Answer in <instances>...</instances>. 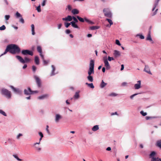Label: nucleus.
Instances as JSON below:
<instances>
[{
  "label": "nucleus",
  "mask_w": 161,
  "mask_h": 161,
  "mask_svg": "<svg viewBox=\"0 0 161 161\" xmlns=\"http://www.w3.org/2000/svg\"><path fill=\"white\" fill-rule=\"evenodd\" d=\"M20 51V48L17 45L13 44L9 45L7 46L4 53L0 56L6 54L8 52L12 54H15L19 53Z\"/></svg>",
  "instance_id": "nucleus-1"
},
{
  "label": "nucleus",
  "mask_w": 161,
  "mask_h": 161,
  "mask_svg": "<svg viewBox=\"0 0 161 161\" xmlns=\"http://www.w3.org/2000/svg\"><path fill=\"white\" fill-rule=\"evenodd\" d=\"M94 61L93 60L91 59L90 61L89 68L88 71V76L87 77V79L90 82H92L93 81V77L91 75L93 74L94 71Z\"/></svg>",
  "instance_id": "nucleus-2"
},
{
  "label": "nucleus",
  "mask_w": 161,
  "mask_h": 161,
  "mask_svg": "<svg viewBox=\"0 0 161 161\" xmlns=\"http://www.w3.org/2000/svg\"><path fill=\"white\" fill-rule=\"evenodd\" d=\"M1 93L2 95L5 96L8 98L11 97V92L7 89L5 88H2L1 90Z\"/></svg>",
  "instance_id": "nucleus-3"
},
{
  "label": "nucleus",
  "mask_w": 161,
  "mask_h": 161,
  "mask_svg": "<svg viewBox=\"0 0 161 161\" xmlns=\"http://www.w3.org/2000/svg\"><path fill=\"white\" fill-rule=\"evenodd\" d=\"M156 153L155 151L152 152L149 154V158L151 159V161H159L160 158L156 157Z\"/></svg>",
  "instance_id": "nucleus-4"
},
{
  "label": "nucleus",
  "mask_w": 161,
  "mask_h": 161,
  "mask_svg": "<svg viewBox=\"0 0 161 161\" xmlns=\"http://www.w3.org/2000/svg\"><path fill=\"white\" fill-rule=\"evenodd\" d=\"M103 11L105 16L106 17L109 18H111L112 17V14L109 8H104Z\"/></svg>",
  "instance_id": "nucleus-5"
},
{
  "label": "nucleus",
  "mask_w": 161,
  "mask_h": 161,
  "mask_svg": "<svg viewBox=\"0 0 161 161\" xmlns=\"http://www.w3.org/2000/svg\"><path fill=\"white\" fill-rule=\"evenodd\" d=\"M16 57L20 62L23 64L25 62H28L30 60V59L27 57H25L24 58V60L21 57L19 56H16Z\"/></svg>",
  "instance_id": "nucleus-6"
},
{
  "label": "nucleus",
  "mask_w": 161,
  "mask_h": 161,
  "mask_svg": "<svg viewBox=\"0 0 161 161\" xmlns=\"http://www.w3.org/2000/svg\"><path fill=\"white\" fill-rule=\"evenodd\" d=\"M22 54L25 55H29L32 56L33 55V52L29 50H24L22 51Z\"/></svg>",
  "instance_id": "nucleus-7"
},
{
  "label": "nucleus",
  "mask_w": 161,
  "mask_h": 161,
  "mask_svg": "<svg viewBox=\"0 0 161 161\" xmlns=\"http://www.w3.org/2000/svg\"><path fill=\"white\" fill-rule=\"evenodd\" d=\"M34 78L36 80V84L38 87H40L41 85V80L40 78L37 76L35 75Z\"/></svg>",
  "instance_id": "nucleus-8"
},
{
  "label": "nucleus",
  "mask_w": 161,
  "mask_h": 161,
  "mask_svg": "<svg viewBox=\"0 0 161 161\" xmlns=\"http://www.w3.org/2000/svg\"><path fill=\"white\" fill-rule=\"evenodd\" d=\"M141 87V81L138 80L137 81V83L134 85V88L135 89L138 90Z\"/></svg>",
  "instance_id": "nucleus-9"
},
{
  "label": "nucleus",
  "mask_w": 161,
  "mask_h": 161,
  "mask_svg": "<svg viewBox=\"0 0 161 161\" xmlns=\"http://www.w3.org/2000/svg\"><path fill=\"white\" fill-rule=\"evenodd\" d=\"M144 71L150 75H152L149 67V66L147 65H145V68L144 69Z\"/></svg>",
  "instance_id": "nucleus-10"
},
{
  "label": "nucleus",
  "mask_w": 161,
  "mask_h": 161,
  "mask_svg": "<svg viewBox=\"0 0 161 161\" xmlns=\"http://www.w3.org/2000/svg\"><path fill=\"white\" fill-rule=\"evenodd\" d=\"M24 92L25 94L26 95L32 94V90L30 87L28 88L27 89H25Z\"/></svg>",
  "instance_id": "nucleus-11"
},
{
  "label": "nucleus",
  "mask_w": 161,
  "mask_h": 161,
  "mask_svg": "<svg viewBox=\"0 0 161 161\" xmlns=\"http://www.w3.org/2000/svg\"><path fill=\"white\" fill-rule=\"evenodd\" d=\"M146 40L147 41H149L152 42V43H153V41L151 35V32L150 31H149V32L147 34V36L146 38Z\"/></svg>",
  "instance_id": "nucleus-12"
},
{
  "label": "nucleus",
  "mask_w": 161,
  "mask_h": 161,
  "mask_svg": "<svg viewBox=\"0 0 161 161\" xmlns=\"http://www.w3.org/2000/svg\"><path fill=\"white\" fill-rule=\"evenodd\" d=\"M72 19L73 17L68 15L66 17L62 18V20L67 21H70L72 20Z\"/></svg>",
  "instance_id": "nucleus-13"
},
{
  "label": "nucleus",
  "mask_w": 161,
  "mask_h": 161,
  "mask_svg": "<svg viewBox=\"0 0 161 161\" xmlns=\"http://www.w3.org/2000/svg\"><path fill=\"white\" fill-rule=\"evenodd\" d=\"M104 64L105 66L107 69L108 70L110 69V66L108 63V60L103 61Z\"/></svg>",
  "instance_id": "nucleus-14"
},
{
  "label": "nucleus",
  "mask_w": 161,
  "mask_h": 161,
  "mask_svg": "<svg viewBox=\"0 0 161 161\" xmlns=\"http://www.w3.org/2000/svg\"><path fill=\"white\" fill-rule=\"evenodd\" d=\"M106 20L108 21V22L109 23L110 25H106V26L107 27H110L113 24V22L112 20L109 19H106Z\"/></svg>",
  "instance_id": "nucleus-15"
},
{
  "label": "nucleus",
  "mask_w": 161,
  "mask_h": 161,
  "mask_svg": "<svg viewBox=\"0 0 161 161\" xmlns=\"http://www.w3.org/2000/svg\"><path fill=\"white\" fill-rule=\"evenodd\" d=\"M49 96L48 94H45L41 96H39L38 98L39 99H42L48 98Z\"/></svg>",
  "instance_id": "nucleus-16"
},
{
  "label": "nucleus",
  "mask_w": 161,
  "mask_h": 161,
  "mask_svg": "<svg viewBox=\"0 0 161 161\" xmlns=\"http://www.w3.org/2000/svg\"><path fill=\"white\" fill-rule=\"evenodd\" d=\"M114 55L116 57H117L120 55V53L119 51L115 50L114 51Z\"/></svg>",
  "instance_id": "nucleus-17"
},
{
  "label": "nucleus",
  "mask_w": 161,
  "mask_h": 161,
  "mask_svg": "<svg viewBox=\"0 0 161 161\" xmlns=\"http://www.w3.org/2000/svg\"><path fill=\"white\" fill-rule=\"evenodd\" d=\"M62 118V117L58 114H57L56 115V117L55 119V121L56 122H58L60 119Z\"/></svg>",
  "instance_id": "nucleus-18"
},
{
  "label": "nucleus",
  "mask_w": 161,
  "mask_h": 161,
  "mask_svg": "<svg viewBox=\"0 0 161 161\" xmlns=\"http://www.w3.org/2000/svg\"><path fill=\"white\" fill-rule=\"evenodd\" d=\"M71 23L73 27L78 29L80 28L78 26L75 24V22L74 21H72L71 22Z\"/></svg>",
  "instance_id": "nucleus-19"
},
{
  "label": "nucleus",
  "mask_w": 161,
  "mask_h": 161,
  "mask_svg": "<svg viewBox=\"0 0 161 161\" xmlns=\"http://www.w3.org/2000/svg\"><path fill=\"white\" fill-rule=\"evenodd\" d=\"M71 12L73 14H76L79 13V11L77 9H73L72 10Z\"/></svg>",
  "instance_id": "nucleus-20"
},
{
  "label": "nucleus",
  "mask_w": 161,
  "mask_h": 161,
  "mask_svg": "<svg viewBox=\"0 0 161 161\" xmlns=\"http://www.w3.org/2000/svg\"><path fill=\"white\" fill-rule=\"evenodd\" d=\"M156 146L161 149V140H158L157 142Z\"/></svg>",
  "instance_id": "nucleus-21"
},
{
  "label": "nucleus",
  "mask_w": 161,
  "mask_h": 161,
  "mask_svg": "<svg viewBox=\"0 0 161 161\" xmlns=\"http://www.w3.org/2000/svg\"><path fill=\"white\" fill-rule=\"evenodd\" d=\"M35 61L36 64L38 65L39 64V60L38 57L36 56L35 57Z\"/></svg>",
  "instance_id": "nucleus-22"
},
{
  "label": "nucleus",
  "mask_w": 161,
  "mask_h": 161,
  "mask_svg": "<svg viewBox=\"0 0 161 161\" xmlns=\"http://www.w3.org/2000/svg\"><path fill=\"white\" fill-rule=\"evenodd\" d=\"M99 129L98 126L96 125L94 126L92 128V130L94 131H95Z\"/></svg>",
  "instance_id": "nucleus-23"
},
{
  "label": "nucleus",
  "mask_w": 161,
  "mask_h": 161,
  "mask_svg": "<svg viewBox=\"0 0 161 161\" xmlns=\"http://www.w3.org/2000/svg\"><path fill=\"white\" fill-rule=\"evenodd\" d=\"M86 84L89 87L93 89L94 87V86H93V85L92 83H86Z\"/></svg>",
  "instance_id": "nucleus-24"
},
{
  "label": "nucleus",
  "mask_w": 161,
  "mask_h": 161,
  "mask_svg": "<svg viewBox=\"0 0 161 161\" xmlns=\"http://www.w3.org/2000/svg\"><path fill=\"white\" fill-rule=\"evenodd\" d=\"M159 2V1H158L157 0H156L155 1V3L154 4V5L153 7V9H152V11H153L154 10V9H155L156 7L158 5Z\"/></svg>",
  "instance_id": "nucleus-25"
},
{
  "label": "nucleus",
  "mask_w": 161,
  "mask_h": 161,
  "mask_svg": "<svg viewBox=\"0 0 161 161\" xmlns=\"http://www.w3.org/2000/svg\"><path fill=\"white\" fill-rule=\"evenodd\" d=\"M10 87L13 90V91L16 93H19V90L18 89L15 88L13 86H11Z\"/></svg>",
  "instance_id": "nucleus-26"
},
{
  "label": "nucleus",
  "mask_w": 161,
  "mask_h": 161,
  "mask_svg": "<svg viewBox=\"0 0 161 161\" xmlns=\"http://www.w3.org/2000/svg\"><path fill=\"white\" fill-rule=\"evenodd\" d=\"M51 67H52V73H51V75H50L51 76H52L53 75H55V73H54V71L55 70V68L54 66L53 65H52L51 66Z\"/></svg>",
  "instance_id": "nucleus-27"
},
{
  "label": "nucleus",
  "mask_w": 161,
  "mask_h": 161,
  "mask_svg": "<svg viewBox=\"0 0 161 161\" xmlns=\"http://www.w3.org/2000/svg\"><path fill=\"white\" fill-rule=\"evenodd\" d=\"M99 28V26H93L90 27V29L91 30H95L98 29Z\"/></svg>",
  "instance_id": "nucleus-28"
},
{
  "label": "nucleus",
  "mask_w": 161,
  "mask_h": 161,
  "mask_svg": "<svg viewBox=\"0 0 161 161\" xmlns=\"http://www.w3.org/2000/svg\"><path fill=\"white\" fill-rule=\"evenodd\" d=\"M158 117L157 116H146V120H149L151 119H153L158 118Z\"/></svg>",
  "instance_id": "nucleus-29"
},
{
  "label": "nucleus",
  "mask_w": 161,
  "mask_h": 161,
  "mask_svg": "<svg viewBox=\"0 0 161 161\" xmlns=\"http://www.w3.org/2000/svg\"><path fill=\"white\" fill-rule=\"evenodd\" d=\"M31 26V28L32 34L33 35H34L35 34L34 31V25L33 24H32Z\"/></svg>",
  "instance_id": "nucleus-30"
},
{
  "label": "nucleus",
  "mask_w": 161,
  "mask_h": 161,
  "mask_svg": "<svg viewBox=\"0 0 161 161\" xmlns=\"http://www.w3.org/2000/svg\"><path fill=\"white\" fill-rule=\"evenodd\" d=\"M77 19L80 21V22H84L85 19H83V18L80 17L78 16H77L76 17Z\"/></svg>",
  "instance_id": "nucleus-31"
},
{
  "label": "nucleus",
  "mask_w": 161,
  "mask_h": 161,
  "mask_svg": "<svg viewBox=\"0 0 161 161\" xmlns=\"http://www.w3.org/2000/svg\"><path fill=\"white\" fill-rule=\"evenodd\" d=\"M79 92H75V95L74 96V98L75 99H78L79 97Z\"/></svg>",
  "instance_id": "nucleus-32"
},
{
  "label": "nucleus",
  "mask_w": 161,
  "mask_h": 161,
  "mask_svg": "<svg viewBox=\"0 0 161 161\" xmlns=\"http://www.w3.org/2000/svg\"><path fill=\"white\" fill-rule=\"evenodd\" d=\"M37 49L38 52L40 53H42V49L40 46H38L37 47Z\"/></svg>",
  "instance_id": "nucleus-33"
},
{
  "label": "nucleus",
  "mask_w": 161,
  "mask_h": 161,
  "mask_svg": "<svg viewBox=\"0 0 161 161\" xmlns=\"http://www.w3.org/2000/svg\"><path fill=\"white\" fill-rule=\"evenodd\" d=\"M85 20L87 22V23H89V24H94V23L92 22V21H91L90 20H89L87 19L86 18H85Z\"/></svg>",
  "instance_id": "nucleus-34"
},
{
  "label": "nucleus",
  "mask_w": 161,
  "mask_h": 161,
  "mask_svg": "<svg viewBox=\"0 0 161 161\" xmlns=\"http://www.w3.org/2000/svg\"><path fill=\"white\" fill-rule=\"evenodd\" d=\"M136 36H139L140 38L142 39H144V36L141 34H138L136 35Z\"/></svg>",
  "instance_id": "nucleus-35"
},
{
  "label": "nucleus",
  "mask_w": 161,
  "mask_h": 161,
  "mask_svg": "<svg viewBox=\"0 0 161 161\" xmlns=\"http://www.w3.org/2000/svg\"><path fill=\"white\" fill-rule=\"evenodd\" d=\"M64 25L66 28H68L69 27V26L71 24V22L69 23H68V22H64Z\"/></svg>",
  "instance_id": "nucleus-36"
},
{
  "label": "nucleus",
  "mask_w": 161,
  "mask_h": 161,
  "mask_svg": "<svg viewBox=\"0 0 161 161\" xmlns=\"http://www.w3.org/2000/svg\"><path fill=\"white\" fill-rule=\"evenodd\" d=\"M107 85V83L104 82L102 80L101 81V88H103Z\"/></svg>",
  "instance_id": "nucleus-37"
},
{
  "label": "nucleus",
  "mask_w": 161,
  "mask_h": 161,
  "mask_svg": "<svg viewBox=\"0 0 161 161\" xmlns=\"http://www.w3.org/2000/svg\"><path fill=\"white\" fill-rule=\"evenodd\" d=\"M36 9L37 10V12H40L41 11V6L39 5L36 8Z\"/></svg>",
  "instance_id": "nucleus-38"
},
{
  "label": "nucleus",
  "mask_w": 161,
  "mask_h": 161,
  "mask_svg": "<svg viewBox=\"0 0 161 161\" xmlns=\"http://www.w3.org/2000/svg\"><path fill=\"white\" fill-rule=\"evenodd\" d=\"M140 113L143 116H145L147 115V113L146 112H144L143 111H140Z\"/></svg>",
  "instance_id": "nucleus-39"
},
{
  "label": "nucleus",
  "mask_w": 161,
  "mask_h": 161,
  "mask_svg": "<svg viewBox=\"0 0 161 161\" xmlns=\"http://www.w3.org/2000/svg\"><path fill=\"white\" fill-rule=\"evenodd\" d=\"M0 113L4 116H7V115L2 110H0Z\"/></svg>",
  "instance_id": "nucleus-40"
},
{
  "label": "nucleus",
  "mask_w": 161,
  "mask_h": 161,
  "mask_svg": "<svg viewBox=\"0 0 161 161\" xmlns=\"http://www.w3.org/2000/svg\"><path fill=\"white\" fill-rule=\"evenodd\" d=\"M118 95V94L115 93H112L109 94V96H110L115 97Z\"/></svg>",
  "instance_id": "nucleus-41"
},
{
  "label": "nucleus",
  "mask_w": 161,
  "mask_h": 161,
  "mask_svg": "<svg viewBox=\"0 0 161 161\" xmlns=\"http://www.w3.org/2000/svg\"><path fill=\"white\" fill-rule=\"evenodd\" d=\"M6 29V27L4 25H3L0 27V30L1 31L4 30Z\"/></svg>",
  "instance_id": "nucleus-42"
},
{
  "label": "nucleus",
  "mask_w": 161,
  "mask_h": 161,
  "mask_svg": "<svg viewBox=\"0 0 161 161\" xmlns=\"http://www.w3.org/2000/svg\"><path fill=\"white\" fill-rule=\"evenodd\" d=\"M13 156L15 158H16L18 160V161H22V160L21 159H20V158H19L16 155H13Z\"/></svg>",
  "instance_id": "nucleus-43"
},
{
  "label": "nucleus",
  "mask_w": 161,
  "mask_h": 161,
  "mask_svg": "<svg viewBox=\"0 0 161 161\" xmlns=\"http://www.w3.org/2000/svg\"><path fill=\"white\" fill-rule=\"evenodd\" d=\"M16 16L17 18L22 17L21 15L18 12L16 13Z\"/></svg>",
  "instance_id": "nucleus-44"
},
{
  "label": "nucleus",
  "mask_w": 161,
  "mask_h": 161,
  "mask_svg": "<svg viewBox=\"0 0 161 161\" xmlns=\"http://www.w3.org/2000/svg\"><path fill=\"white\" fill-rule=\"evenodd\" d=\"M114 60V58L113 57H110V56H108V60L109 61H111V60Z\"/></svg>",
  "instance_id": "nucleus-45"
},
{
  "label": "nucleus",
  "mask_w": 161,
  "mask_h": 161,
  "mask_svg": "<svg viewBox=\"0 0 161 161\" xmlns=\"http://www.w3.org/2000/svg\"><path fill=\"white\" fill-rule=\"evenodd\" d=\"M115 43L116 44L119 45V46H120L121 45V44L120 43V42L118 40H116V41H115Z\"/></svg>",
  "instance_id": "nucleus-46"
},
{
  "label": "nucleus",
  "mask_w": 161,
  "mask_h": 161,
  "mask_svg": "<svg viewBox=\"0 0 161 161\" xmlns=\"http://www.w3.org/2000/svg\"><path fill=\"white\" fill-rule=\"evenodd\" d=\"M73 19L74 21L75 22V23H77L78 22V19L75 17L73 16V19Z\"/></svg>",
  "instance_id": "nucleus-47"
},
{
  "label": "nucleus",
  "mask_w": 161,
  "mask_h": 161,
  "mask_svg": "<svg viewBox=\"0 0 161 161\" xmlns=\"http://www.w3.org/2000/svg\"><path fill=\"white\" fill-rule=\"evenodd\" d=\"M103 61L108 60L107 54H105V55L103 57Z\"/></svg>",
  "instance_id": "nucleus-48"
},
{
  "label": "nucleus",
  "mask_w": 161,
  "mask_h": 161,
  "mask_svg": "<svg viewBox=\"0 0 161 161\" xmlns=\"http://www.w3.org/2000/svg\"><path fill=\"white\" fill-rule=\"evenodd\" d=\"M138 94V93H136V94H134L131 96H130V98L132 99H133V97L136 96V95H137V94Z\"/></svg>",
  "instance_id": "nucleus-49"
},
{
  "label": "nucleus",
  "mask_w": 161,
  "mask_h": 161,
  "mask_svg": "<svg viewBox=\"0 0 161 161\" xmlns=\"http://www.w3.org/2000/svg\"><path fill=\"white\" fill-rule=\"evenodd\" d=\"M43 63L44 65H47L48 63V61H46L44 59L42 60Z\"/></svg>",
  "instance_id": "nucleus-50"
},
{
  "label": "nucleus",
  "mask_w": 161,
  "mask_h": 161,
  "mask_svg": "<svg viewBox=\"0 0 161 161\" xmlns=\"http://www.w3.org/2000/svg\"><path fill=\"white\" fill-rule=\"evenodd\" d=\"M48 128H49V126L48 125H47V126H46V130L48 133V134H49V135H50V132L49 131V130H48Z\"/></svg>",
  "instance_id": "nucleus-51"
},
{
  "label": "nucleus",
  "mask_w": 161,
  "mask_h": 161,
  "mask_svg": "<svg viewBox=\"0 0 161 161\" xmlns=\"http://www.w3.org/2000/svg\"><path fill=\"white\" fill-rule=\"evenodd\" d=\"M23 136L22 134L21 133H19L17 136L16 138L17 139H19V137Z\"/></svg>",
  "instance_id": "nucleus-52"
},
{
  "label": "nucleus",
  "mask_w": 161,
  "mask_h": 161,
  "mask_svg": "<svg viewBox=\"0 0 161 161\" xmlns=\"http://www.w3.org/2000/svg\"><path fill=\"white\" fill-rule=\"evenodd\" d=\"M127 83L126 82H123L121 84V86H127Z\"/></svg>",
  "instance_id": "nucleus-53"
},
{
  "label": "nucleus",
  "mask_w": 161,
  "mask_h": 161,
  "mask_svg": "<svg viewBox=\"0 0 161 161\" xmlns=\"http://www.w3.org/2000/svg\"><path fill=\"white\" fill-rule=\"evenodd\" d=\"M5 19L7 20L9 19L10 16L9 15H6L5 16Z\"/></svg>",
  "instance_id": "nucleus-54"
},
{
  "label": "nucleus",
  "mask_w": 161,
  "mask_h": 161,
  "mask_svg": "<svg viewBox=\"0 0 161 161\" xmlns=\"http://www.w3.org/2000/svg\"><path fill=\"white\" fill-rule=\"evenodd\" d=\"M19 21L23 24H24L25 22L24 19L22 17L20 19Z\"/></svg>",
  "instance_id": "nucleus-55"
},
{
  "label": "nucleus",
  "mask_w": 161,
  "mask_h": 161,
  "mask_svg": "<svg viewBox=\"0 0 161 161\" xmlns=\"http://www.w3.org/2000/svg\"><path fill=\"white\" fill-rule=\"evenodd\" d=\"M46 1H47L46 0H43V2L42 3V6H44L45 5Z\"/></svg>",
  "instance_id": "nucleus-56"
},
{
  "label": "nucleus",
  "mask_w": 161,
  "mask_h": 161,
  "mask_svg": "<svg viewBox=\"0 0 161 161\" xmlns=\"http://www.w3.org/2000/svg\"><path fill=\"white\" fill-rule=\"evenodd\" d=\"M67 8L69 11H70L72 9L70 5H68L67 6Z\"/></svg>",
  "instance_id": "nucleus-57"
},
{
  "label": "nucleus",
  "mask_w": 161,
  "mask_h": 161,
  "mask_svg": "<svg viewBox=\"0 0 161 161\" xmlns=\"http://www.w3.org/2000/svg\"><path fill=\"white\" fill-rule=\"evenodd\" d=\"M32 69L33 71L35 72L36 69V67L35 66H33L32 67Z\"/></svg>",
  "instance_id": "nucleus-58"
},
{
  "label": "nucleus",
  "mask_w": 161,
  "mask_h": 161,
  "mask_svg": "<svg viewBox=\"0 0 161 161\" xmlns=\"http://www.w3.org/2000/svg\"><path fill=\"white\" fill-rule=\"evenodd\" d=\"M158 10V9H157L155 10V11L153 12V14H152V15L153 16L155 15V14H157V11Z\"/></svg>",
  "instance_id": "nucleus-59"
},
{
  "label": "nucleus",
  "mask_w": 161,
  "mask_h": 161,
  "mask_svg": "<svg viewBox=\"0 0 161 161\" xmlns=\"http://www.w3.org/2000/svg\"><path fill=\"white\" fill-rule=\"evenodd\" d=\"M40 55L42 60L44 59V55L42 54V53H40Z\"/></svg>",
  "instance_id": "nucleus-60"
},
{
  "label": "nucleus",
  "mask_w": 161,
  "mask_h": 161,
  "mask_svg": "<svg viewBox=\"0 0 161 161\" xmlns=\"http://www.w3.org/2000/svg\"><path fill=\"white\" fill-rule=\"evenodd\" d=\"M62 24H59L58 25V29H60L61 27H62Z\"/></svg>",
  "instance_id": "nucleus-61"
},
{
  "label": "nucleus",
  "mask_w": 161,
  "mask_h": 161,
  "mask_svg": "<svg viewBox=\"0 0 161 161\" xmlns=\"http://www.w3.org/2000/svg\"><path fill=\"white\" fill-rule=\"evenodd\" d=\"M65 32L66 33L69 34L70 33L71 31L67 29L66 30Z\"/></svg>",
  "instance_id": "nucleus-62"
},
{
  "label": "nucleus",
  "mask_w": 161,
  "mask_h": 161,
  "mask_svg": "<svg viewBox=\"0 0 161 161\" xmlns=\"http://www.w3.org/2000/svg\"><path fill=\"white\" fill-rule=\"evenodd\" d=\"M39 135L41 136V138H42L43 137V135L42 132H39Z\"/></svg>",
  "instance_id": "nucleus-63"
},
{
  "label": "nucleus",
  "mask_w": 161,
  "mask_h": 161,
  "mask_svg": "<svg viewBox=\"0 0 161 161\" xmlns=\"http://www.w3.org/2000/svg\"><path fill=\"white\" fill-rule=\"evenodd\" d=\"M32 94H34V93H38V91H32Z\"/></svg>",
  "instance_id": "nucleus-64"
}]
</instances>
